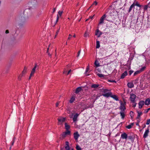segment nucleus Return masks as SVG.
Here are the masks:
<instances>
[{
    "label": "nucleus",
    "instance_id": "864d4df0",
    "mask_svg": "<svg viewBox=\"0 0 150 150\" xmlns=\"http://www.w3.org/2000/svg\"><path fill=\"white\" fill-rule=\"evenodd\" d=\"M133 113L134 112L133 111H130V115L131 117H132V116H134Z\"/></svg>",
    "mask_w": 150,
    "mask_h": 150
},
{
    "label": "nucleus",
    "instance_id": "39448f33",
    "mask_svg": "<svg viewBox=\"0 0 150 150\" xmlns=\"http://www.w3.org/2000/svg\"><path fill=\"white\" fill-rule=\"evenodd\" d=\"M95 35L97 36L98 38L100 37L101 35H102V33L98 29H97L96 30Z\"/></svg>",
    "mask_w": 150,
    "mask_h": 150
},
{
    "label": "nucleus",
    "instance_id": "8fccbe9b",
    "mask_svg": "<svg viewBox=\"0 0 150 150\" xmlns=\"http://www.w3.org/2000/svg\"><path fill=\"white\" fill-rule=\"evenodd\" d=\"M148 6L147 5H145L144 6V10L145 11H146L147 10Z\"/></svg>",
    "mask_w": 150,
    "mask_h": 150
},
{
    "label": "nucleus",
    "instance_id": "f03ea898",
    "mask_svg": "<svg viewBox=\"0 0 150 150\" xmlns=\"http://www.w3.org/2000/svg\"><path fill=\"white\" fill-rule=\"evenodd\" d=\"M130 99L131 102L133 103H134L135 102V99L136 98V96L133 93H131L130 94Z\"/></svg>",
    "mask_w": 150,
    "mask_h": 150
},
{
    "label": "nucleus",
    "instance_id": "ddd939ff",
    "mask_svg": "<svg viewBox=\"0 0 150 150\" xmlns=\"http://www.w3.org/2000/svg\"><path fill=\"white\" fill-rule=\"evenodd\" d=\"M127 75V71H125L121 75L120 79H124L125 76Z\"/></svg>",
    "mask_w": 150,
    "mask_h": 150
},
{
    "label": "nucleus",
    "instance_id": "338daca9",
    "mask_svg": "<svg viewBox=\"0 0 150 150\" xmlns=\"http://www.w3.org/2000/svg\"><path fill=\"white\" fill-rule=\"evenodd\" d=\"M27 69V68L26 67H25L24 70H25V72H26Z\"/></svg>",
    "mask_w": 150,
    "mask_h": 150
},
{
    "label": "nucleus",
    "instance_id": "a878e982",
    "mask_svg": "<svg viewBox=\"0 0 150 150\" xmlns=\"http://www.w3.org/2000/svg\"><path fill=\"white\" fill-rule=\"evenodd\" d=\"M99 86V84H92L91 86V87L93 88H97Z\"/></svg>",
    "mask_w": 150,
    "mask_h": 150
},
{
    "label": "nucleus",
    "instance_id": "49530a36",
    "mask_svg": "<svg viewBox=\"0 0 150 150\" xmlns=\"http://www.w3.org/2000/svg\"><path fill=\"white\" fill-rule=\"evenodd\" d=\"M139 80V78H137L134 81V83L135 84H137V83H138V81Z\"/></svg>",
    "mask_w": 150,
    "mask_h": 150
},
{
    "label": "nucleus",
    "instance_id": "b1692460",
    "mask_svg": "<svg viewBox=\"0 0 150 150\" xmlns=\"http://www.w3.org/2000/svg\"><path fill=\"white\" fill-rule=\"evenodd\" d=\"M120 113V115L121 116L122 119H124L125 116V114L124 113V112L121 111Z\"/></svg>",
    "mask_w": 150,
    "mask_h": 150
},
{
    "label": "nucleus",
    "instance_id": "c9c22d12",
    "mask_svg": "<svg viewBox=\"0 0 150 150\" xmlns=\"http://www.w3.org/2000/svg\"><path fill=\"white\" fill-rule=\"evenodd\" d=\"M82 87L84 88V90L85 91H87L88 89V87L87 86H85L83 87Z\"/></svg>",
    "mask_w": 150,
    "mask_h": 150
},
{
    "label": "nucleus",
    "instance_id": "bf43d9fd",
    "mask_svg": "<svg viewBox=\"0 0 150 150\" xmlns=\"http://www.w3.org/2000/svg\"><path fill=\"white\" fill-rule=\"evenodd\" d=\"M108 81L109 82H114L116 83V81L115 80H109Z\"/></svg>",
    "mask_w": 150,
    "mask_h": 150
},
{
    "label": "nucleus",
    "instance_id": "5fc2aeb1",
    "mask_svg": "<svg viewBox=\"0 0 150 150\" xmlns=\"http://www.w3.org/2000/svg\"><path fill=\"white\" fill-rule=\"evenodd\" d=\"M134 71L132 70H130L129 71V75L130 76L131 75V74H132V73H133V72Z\"/></svg>",
    "mask_w": 150,
    "mask_h": 150
},
{
    "label": "nucleus",
    "instance_id": "2f4dec72",
    "mask_svg": "<svg viewBox=\"0 0 150 150\" xmlns=\"http://www.w3.org/2000/svg\"><path fill=\"white\" fill-rule=\"evenodd\" d=\"M140 73H141V72L139 70L137 71H136L134 73V76H135L136 75H137V74H139Z\"/></svg>",
    "mask_w": 150,
    "mask_h": 150
},
{
    "label": "nucleus",
    "instance_id": "79ce46f5",
    "mask_svg": "<svg viewBox=\"0 0 150 150\" xmlns=\"http://www.w3.org/2000/svg\"><path fill=\"white\" fill-rule=\"evenodd\" d=\"M57 20H56V22L55 23L54 25V26L55 25L57 24V23L58 22V20H59V17L58 15H57Z\"/></svg>",
    "mask_w": 150,
    "mask_h": 150
},
{
    "label": "nucleus",
    "instance_id": "69168bd1",
    "mask_svg": "<svg viewBox=\"0 0 150 150\" xmlns=\"http://www.w3.org/2000/svg\"><path fill=\"white\" fill-rule=\"evenodd\" d=\"M74 115V114H73V113H72L71 114V115H69V116H70V117L71 118H72V117H73V116Z\"/></svg>",
    "mask_w": 150,
    "mask_h": 150
},
{
    "label": "nucleus",
    "instance_id": "a211bd4d",
    "mask_svg": "<svg viewBox=\"0 0 150 150\" xmlns=\"http://www.w3.org/2000/svg\"><path fill=\"white\" fill-rule=\"evenodd\" d=\"M37 66V64H35V67L32 69V70L31 71V74H34V73L35 72L36 69V68Z\"/></svg>",
    "mask_w": 150,
    "mask_h": 150
},
{
    "label": "nucleus",
    "instance_id": "37998d69",
    "mask_svg": "<svg viewBox=\"0 0 150 150\" xmlns=\"http://www.w3.org/2000/svg\"><path fill=\"white\" fill-rule=\"evenodd\" d=\"M100 95H98V96H96V98L93 101V103L95 102V101L97 100L98 98L99 97H100Z\"/></svg>",
    "mask_w": 150,
    "mask_h": 150
},
{
    "label": "nucleus",
    "instance_id": "20e7f679",
    "mask_svg": "<svg viewBox=\"0 0 150 150\" xmlns=\"http://www.w3.org/2000/svg\"><path fill=\"white\" fill-rule=\"evenodd\" d=\"M120 107H119V108L120 110H121L126 105V102L124 100V103H123L121 100H120Z\"/></svg>",
    "mask_w": 150,
    "mask_h": 150
},
{
    "label": "nucleus",
    "instance_id": "58836bf2",
    "mask_svg": "<svg viewBox=\"0 0 150 150\" xmlns=\"http://www.w3.org/2000/svg\"><path fill=\"white\" fill-rule=\"evenodd\" d=\"M103 90V91H101L102 92H103L104 93H106V92L108 91H109V90L108 89H102Z\"/></svg>",
    "mask_w": 150,
    "mask_h": 150
},
{
    "label": "nucleus",
    "instance_id": "f8f14e48",
    "mask_svg": "<svg viewBox=\"0 0 150 150\" xmlns=\"http://www.w3.org/2000/svg\"><path fill=\"white\" fill-rule=\"evenodd\" d=\"M127 86L129 88H132L134 86V85L133 82H128L127 84Z\"/></svg>",
    "mask_w": 150,
    "mask_h": 150
},
{
    "label": "nucleus",
    "instance_id": "f3484780",
    "mask_svg": "<svg viewBox=\"0 0 150 150\" xmlns=\"http://www.w3.org/2000/svg\"><path fill=\"white\" fill-rule=\"evenodd\" d=\"M135 6V3L134 2L131 5L129 8V10L128 11V13H130L131 11L132 10V9L133 8L134 9V6Z\"/></svg>",
    "mask_w": 150,
    "mask_h": 150
},
{
    "label": "nucleus",
    "instance_id": "c756f323",
    "mask_svg": "<svg viewBox=\"0 0 150 150\" xmlns=\"http://www.w3.org/2000/svg\"><path fill=\"white\" fill-rule=\"evenodd\" d=\"M67 131L64 132L65 133V134H66V135H70L71 134V132L70 131H69V130H66Z\"/></svg>",
    "mask_w": 150,
    "mask_h": 150
},
{
    "label": "nucleus",
    "instance_id": "4468645a",
    "mask_svg": "<svg viewBox=\"0 0 150 150\" xmlns=\"http://www.w3.org/2000/svg\"><path fill=\"white\" fill-rule=\"evenodd\" d=\"M144 103L145 105H148L150 104V98H146L145 101H144Z\"/></svg>",
    "mask_w": 150,
    "mask_h": 150
},
{
    "label": "nucleus",
    "instance_id": "e2e57ef3",
    "mask_svg": "<svg viewBox=\"0 0 150 150\" xmlns=\"http://www.w3.org/2000/svg\"><path fill=\"white\" fill-rule=\"evenodd\" d=\"M9 33V30H6L5 31V33L6 34H8Z\"/></svg>",
    "mask_w": 150,
    "mask_h": 150
},
{
    "label": "nucleus",
    "instance_id": "774afa93",
    "mask_svg": "<svg viewBox=\"0 0 150 150\" xmlns=\"http://www.w3.org/2000/svg\"><path fill=\"white\" fill-rule=\"evenodd\" d=\"M88 34L87 33V32H86L84 34V37H86L88 35Z\"/></svg>",
    "mask_w": 150,
    "mask_h": 150
},
{
    "label": "nucleus",
    "instance_id": "0eeeda50",
    "mask_svg": "<svg viewBox=\"0 0 150 150\" xmlns=\"http://www.w3.org/2000/svg\"><path fill=\"white\" fill-rule=\"evenodd\" d=\"M128 137L127 134L125 132H123L121 135V138L123 139H127Z\"/></svg>",
    "mask_w": 150,
    "mask_h": 150
},
{
    "label": "nucleus",
    "instance_id": "a19ab883",
    "mask_svg": "<svg viewBox=\"0 0 150 150\" xmlns=\"http://www.w3.org/2000/svg\"><path fill=\"white\" fill-rule=\"evenodd\" d=\"M106 14H104L100 18L104 20L105 18L106 17Z\"/></svg>",
    "mask_w": 150,
    "mask_h": 150
},
{
    "label": "nucleus",
    "instance_id": "f704fd0d",
    "mask_svg": "<svg viewBox=\"0 0 150 150\" xmlns=\"http://www.w3.org/2000/svg\"><path fill=\"white\" fill-rule=\"evenodd\" d=\"M97 75L100 78L104 77V75L101 74H100L99 73L97 74Z\"/></svg>",
    "mask_w": 150,
    "mask_h": 150
},
{
    "label": "nucleus",
    "instance_id": "680f3d73",
    "mask_svg": "<svg viewBox=\"0 0 150 150\" xmlns=\"http://www.w3.org/2000/svg\"><path fill=\"white\" fill-rule=\"evenodd\" d=\"M137 122L136 123V125L137 126H139V123L140 122V121L139 120H138L137 121Z\"/></svg>",
    "mask_w": 150,
    "mask_h": 150
},
{
    "label": "nucleus",
    "instance_id": "9b49d317",
    "mask_svg": "<svg viewBox=\"0 0 150 150\" xmlns=\"http://www.w3.org/2000/svg\"><path fill=\"white\" fill-rule=\"evenodd\" d=\"M149 132V129L148 128L145 131L144 134L143 135V137L144 138H146L148 136V134Z\"/></svg>",
    "mask_w": 150,
    "mask_h": 150
},
{
    "label": "nucleus",
    "instance_id": "6e6d98bb",
    "mask_svg": "<svg viewBox=\"0 0 150 150\" xmlns=\"http://www.w3.org/2000/svg\"><path fill=\"white\" fill-rule=\"evenodd\" d=\"M65 150H70V147H65Z\"/></svg>",
    "mask_w": 150,
    "mask_h": 150
},
{
    "label": "nucleus",
    "instance_id": "603ef678",
    "mask_svg": "<svg viewBox=\"0 0 150 150\" xmlns=\"http://www.w3.org/2000/svg\"><path fill=\"white\" fill-rule=\"evenodd\" d=\"M88 108H89L88 106H87V105H85L84 107V109H83V110H84L85 109H88Z\"/></svg>",
    "mask_w": 150,
    "mask_h": 150
},
{
    "label": "nucleus",
    "instance_id": "9d476101",
    "mask_svg": "<svg viewBox=\"0 0 150 150\" xmlns=\"http://www.w3.org/2000/svg\"><path fill=\"white\" fill-rule=\"evenodd\" d=\"M112 93L111 92H109L103 94H102V95L104 97L108 98L110 96H110L112 95Z\"/></svg>",
    "mask_w": 150,
    "mask_h": 150
},
{
    "label": "nucleus",
    "instance_id": "2eb2a0df",
    "mask_svg": "<svg viewBox=\"0 0 150 150\" xmlns=\"http://www.w3.org/2000/svg\"><path fill=\"white\" fill-rule=\"evenodd\" d=\"M79 114L78 113H76L74 116L73 118V120L74 122H76L77 121V118Z\"/></svg>",
    "mask_w": 150,
    "mask_h": 150
},
{
    "label": "nucleus",
    "instance_id": "aec40b11",
    "mask_svg": "<svg viewBox=\"0 0 150 150\" xmlns=\"http://www.w3.org/2000/svg\"><path fill=\"white\" fill-rule=\"evenodd\" d=\"M12 34L14 37H16L18 34V33L17 30H14L12 32Z\"/></svg>",
    "mask_w": 150,
    "mask_h": 150
},
{
    "label": "nucleus",
    "instance_id": "473e14b6",
    "mask_svg": "<svg viewBox=\"0 0 150 150\" xmlns=\"http://www.w3.org/2000/svg\"><path fill=\"white\" fill-rule=\"evenodd\" d=\"M62 136V139H63L65 138L66 137V134H65V132H63L62 134H61Z\"/></svg>",
    "mask_w": 150,
    "mask_h": 150
},
{
    "label": "nucleus",
    "instance_id": "de8ad7c7",
    "mask_svg": "<svg viewBox=\"0 0 150 150\" xmlns=\"http://www.w3.org/2000/svg\"><path fill=\"white\" fill-rule=\"evenodd\" d=\"M150 110V108H148L147 109L145 110V111L144 112L145 113H147Z\"/></svg>",
    "mask_w": 150,
    "mask_h": 150
},
{
    "label": "nucleus",
    "instance_id": "4d7b16f0",
    "mask_svg": "<svg viewBox=\"0 0 150 150\" xmlns=\"http://www.w3.org/2000/svg\"><path fill=\"white\" fill-rule=\"evenodd\" d=\"M98 4L97 2L96 1H95L93 4L92 5H93L94 4H95V5H96Z\"/></svg>",
    "mask_w": 150,
    "mask_h": 150
},
{
    "label": "nucleus",
    "instance_id": "a18cd8bd",
    "mask_svg": "<svg viewBox=\"0 0 150 150\" xmlns=\"http://www.w3.org/2000/svg\"><path fill=\"white\" fill-rule=\"evenodd\" d=\"M150 123V119H148L147 120L146 122V123L147 125H149V124Z\"/></svg>",
    "mask_w": 150,
    "mask_h": 150
},
{
    "label": "nucleus",
    "instance_id": "7c9ffc66",
    "mask_svg": "<svg viewBox=\"0 0 150 150\" xmlns=\"http://www.w3.org/2000/svg\"><path fill=\"white\" fill-rule=\"evenodd\" d=\"M146 66H144V67H142L139 70L141 72L145 70V69H146Z\"/></svg>",
    "mask_w": 150,
    "mask_h": 150
},
{
    "label": "nucleus",
    "instance_id": "0e129e2a",
    "mask_svg": "<svg viewBox=\"0 0 150 150\" xmlns=\"http://www.w3.org/2000/svg\"><path fill=\"white\" fill-rule=\"evenodd\" d=\"M135 6H138L139 5V4L137 2L135 4Z\"/></svg>",
    "mask_w": 150,
    "mask_h": 150
},
{
    "label": "nucleus",
    "instance_id": "4c0bfd02",
    "mask_svg": "<svg viewBox=\"0 0 150 150\" xmlns=\"http://www.w3.org/2000/svg\"><path fill=\"white\" fill-rule=\"evenodd\" d=\"M104 20L100 18V21L99 23V25L103 23H104Z\"/></svg>",
    "mask_w": 150,
    "mask_h": 150
},
{
    "label": "nucleus",
    "instance_id": "3c124183",
    "mask_svg": "<svg viewBox=\"0 0 150 150\" xmlns=\"http://www.w3.org/2000/svg\"><path fill=\"white\" fill-rule=\"evenodd\" d=\"M126 109L125 106L123 107L122 109L120 110L121 111L125 112V111Z\"/></svg>",
    "mask_w": 150,
    "mask_h": 150
},
{
    "label": "nucleus",
    "instance_id": "c85d7f7f",
    "mask_svg": "<svg viewBox=\"0 0 150 150\" xmlns=\"http://www.w3.org/2000/svg\"><path fill=\"white\" fill-rule=\"evenodd\" d=\"M94 64L95 65V66L97 67H98L100 66L99 64L98 63V62L97 60H96L95 61V62H94Z\"/></svg>",
    "mask_w": 150,
    "mask_h": 150
},
{
    "label": "nucleus",
    "instance_id": "09e8293b",
    "mask_svg": "<svg viewBox=\"0 0 150 150\" xmlns=\"http://www.w3.org/2000/svg\"><path fill=\"white\" fill-rule=\"evenodd\" d=\"M62 13H63V11H58V14H59V15L60 16H61Z\"/></svg>",
    "mask_w": 150,
    "mask_h": 150
},
{
    "label": "nucleus",
    "instance_id": "1a4fd4ad",
    "mask_svg": "<svg viewBox=\"0 0 150 150\" xmlns=\"http://www.w3.org/2000/svg\"><path fill=\"white\" fill-rule=\"evenodd\" d=\"M74 138L75 140L78 139V138L79 137L80 135L78 134L77 132H75L74 134Z\"/></svg>",
    "mask_w": 150,
    "mask_h": 150
},
{
    "label": "nucleus",
    "instance_id": "cd10ccee",
    "mask_svg": "<svg viewBox=\"0 0 150 150\" xmlns=\"http://www.w3.org/2000/svg\"><path fill=\"white\" fill-rule=\"evenodd\" d=\"M100 47V42L99 41H96V48H99Z\"/></svg>",
    "mask_w": 150,
    "mask_h": 150
},
{
    "label": "nucleus",
    "instance_id": "7ed1b4c3",
    "mask_svg": "<svg viewBox=\"0 0 150 150\" xmlns=\"http://www.w3.org/2000/svg\"><path fill=\"white\" fill-rule=\"evenodd\" d=\"M37 1L36 0H32L29 3L30 7L32 6V9H33V8L34 7L36 4Z\"/></svg>",
    "mask_w": 150,
    "mask_h": 150
},
{
    "label": "nucleus",
    "instance_id": "f257e3e1",
    "mask_svg": "<svg viewBox=\"0 0 150 150\" xmlns=\"http://www.w3.org/2000/svg\"><path fill=\"white\" fill-rule=\"evenodd\" d=\"M32 6L28 8H27L24 10L23 14V16L21 17V22L24 23L27 20L28 18L30 16L32 15Z\"/></svg>",
    "mask_w": 150,
    "mask_h": 150
},
{
    "label": "nucleus",
    "instance_id": "bb28decb",
    "mask_svg": "<svg viewBox=\"0 0 150 150\" xmlns=\"http://www.w3.org/2000/svg\"><path fill=\"white\" fill-rule=\"evenodd\" d=\"M65 129L66 130H69L70 128V126L68 125L67 124L66 122L64 124Z\"/></svg>",
    "mask_w": 150,
    "mask_h": 150
},
{
    "label": "nucleus",
    "instance_id": "4be33fe9",
    "mask_svg": "<svg viewBox=\"0 0 150 150\" xmlns=\"http://www.w3.org/2000/svg\"><path fill=\"white\" fill-rule=\"evenodd\" d=\"M110 97L113 98L116 101L119 100V99L117 97V96L116 95H112H112H111V96H110Z\"/></svg>",
    "mask_w": 150,
    "mask_h": 150
},
{
    "label": "nucleus",
    "instance_id": "5701e85b",
    "mask_svg": "<svg viewBox=\"0 0 150 150\" xmlns=\"http://www.w3.org/2000/svg\"><path fill=\"white\" fill-rule=\"evenodd\" d=\"M74 100H75V98L74 96H72L71 98L70 99L69 101V102L70 103H72Z\"/></svg>",
    "mask_w": 150,
    "mask_h": 150
},
{
    "label": "nucleus",
    "instance_id": "ea45409f",
    "mask_svg": "<svg viewBox=\"0 0 150 150\" xmlns=\"http://www.w3.org/2000/svg\"><path fill=\"white\" fill-rule=\"evenodd\" d=\"M23 74H20L18 77V79L19 80H21V78L23 76Z\"/></svg>",
    "mask_w": 150,
    "mask_h": 150
},
{
    "label": "nucleus",
    "instance_id": "dca6fc26",
    "mask_svg": "<svg viewBox=\"0 0 150 150\" xmlns=\"http://www.w3.org/2000/svg\"><path fill=\"white\" fill-rule=\"evenodd\" d=\"M127 138L128 139L131 140V141L133 142L134 139L135 137L133 135H130L128 136Z\"/></svg>",
    "mask_w": 150,
    "mask_h": 150
},
{
    "label": "nucleus",
    "instance_id": "423d86ee",
    "mask_svg": "<svg viewBox=\"0 0 150 150\" xmlns=\"http://www.w3.org/2000/svg\"><path fill=\"white\" fill-rule=\"evenodd\" d=\"M145 104L144 101L143 100H140L139 102L138 105H139V108L141 109L143 107V106Z\"/></svg>",
    "mask_w": 150,
    "mask_h": 150
},
{
    "label": "nucleus",
    "instance_id": "e433bc0d",
    "mask_svg": "<svg viewBox=\"0 0 150 150\" xmlns=\"http://www.w3.org/2000/svg\"><path fill=\"white\" fill-rule=\"evenodd\" d=\"M89 70V65H88V66L87 67V68H86V69L85 71V74H86V73L88 72V71Z\"/></svg>",
    "mask_w": 150,
    "mask_h": 150
},
{
    "label": "nucleus",
    "instance_id": "412c9836",
    "mask_svg": "<svg viewBox=\"0 0 150 150\" xmlns=\"http://www.w3.org/2000/svg\"><path fill=\"white\" fill-rule=\"evenodd\" d=\"M137 112L138 113V115L136 119H139L140 118L141 115L142 114V112H139L138 111H137Z\"/></svg>",
    "mask_w": 150,
    "mask_h": 150
},
{
    "label": "nucleus",
    "instance_id": "13d9d810",
    "mask_svg": "<svg viewBox=\"0 0 150 150\" xmlns=\"http://www.w3.org/2000/svg\"><path fill=\"white\" fill-rule=\"evenodd\" d=\"M93 104H90L88 106L89 108H91L93 107Z\"/></svg>",
    "mask_w": 150,
    "mask_h": 150
},
{
    "label": "nucleus",
    "instance_id": "6ab92c4d",
    "mask_svg": "<svg viewBox=\"0 0 150 150\" xmlns=\"http://www.w3.org/2000/svg\"><path fill=\"white\" fill-rule=\"evenodd\" d=\"M82 87H78L76 88L75 93L77 94L79 92L81 91L82 90Z\"/></svg>",
    "mask_w": 150,
    "mask_h": 150
},
{
    "label": "nucleus",
    "instance_id": "72a5a7b5",
    "mask_svg": "<svg viewBox=\"0 0 150 150\" xmlns=\"http://www.w3.org/2000/svg\"><path fill=\"white\" fill-rule=\"evenodd\" d=\"M76 149L77 150H81V149L80 147L78 144H77L76 146Z\"/></svg>",
    "mask_w": 150,
    "mask_h": 150
},
{
    "label": "nucleus",
    "instance_id": "052dcab7",
    "mask_svg": "<svg viewBox=\"0 0 150 150\" xmlns=\"http://www.w3.org/2000/svg\"><path fill=\"white\" fill-rule=\"evenodd\" d=\"M81 52V50H80L78 52V55L77 56V57H78L80 55Z\"/></svg>",
    "mask_w": 150,
    "mask_h": 150
},
{
    "label": "nucleus",
    "instance_id": "c03bdc74",
    "mask_svg": "<svg viewBox=\"0 0 150 150\" xmlns=\"http://www.w3.org/2000/svg\"><path fill=\"white\" fill-rule=\"evenodd\" d=\"M11 63H12L11 61L9 62V63L8 64V69H9L10 68V67L11 65Z\"/></svg>",
    "mask_w": 150,
    "mask_h": 150
},
{
    "label": "nucleus",
    "instance_id": "6e6552de",
    "mask_svg": "<svg viewBox=\"0 0 150 150\" xmlns=\"http://www.w3.org/2000/svg\"><path fill=\"white\" fill-rule=\"evenodd\" d=\"M61 118H58L57 120L59 123H60V124H62L63 122H65L66 120V119L64 117H61Z\"/></svg>",
    "mask_w": 150,
    "mask_h": 150
},
{
    "label": "nucleus",
    "instance_id": "393cba45",
    "mask_svg": "<svg viewBox=\"0 0 150 150\" xmlns=\"http://www.w3.org/2000/svg\"><path fill=\"white\" fill-rule=\"evenodd\" d=\"M134 123H132L126 126V127L128 129H131L132 126L134 125Z\"/></svg>",
    "mask_w": 150,
    "mask_h": 150
}]
</instances>
